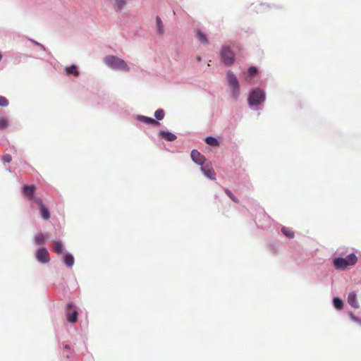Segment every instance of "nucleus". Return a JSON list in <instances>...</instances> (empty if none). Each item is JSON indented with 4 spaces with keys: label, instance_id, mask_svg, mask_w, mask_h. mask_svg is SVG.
<instances>
[{
    "label": "nucleus",
    "instance_id": "1",
    "mask_svg": "<svg viewBox=\"0 0 361 361\" xmlns=\"http://www.w3.org/2000/svg\"><path fill=\"white\" fill-rule=\"evenodd\" d=\"M104 62L106 65L114 70H120L126 72L130 71V68L126 62L113 55L106 56L104 58Z\"/></svg>",
    "mask_w": 361,
    "mask_h": 361
},
{
    "label": "nucleus",
    "instance_id": "2",
    "mask_svg": "<svg viewBox=\"0 0 361 361\" xmlns=\"http://www.w3.org/2000/svg\"><path fill=\"white\" fill-rule=\"evenodd\" d=\"M357 257L355 254H350L346 257H337L334 259V265L338 269H345L348 267L356 264Z\"/></svg>",
    "mask_w": 361,
    "mask_h": 361
},
{
    "label": "nucleus",
    "instance_id": "3",
    "mask_svg": "<svg viewBox=\"0 0 361 361\" xmlns=\"http://www.w3.org/2000/svg\"><path fill=\"white\" fill-rule=\"evenodd\" d=\"M220 56L222 62L226 66H231L235 62V54L231 49L230 46L224 45L222 47Z\"/></svg>",
    "mask_w": 361,
    "mask_h": 361
},
{
    "label": "nucleus",
    "instance_id": "4",
    "mask_svg": "<svg viewBox=\"0 0 361 361\" xmlns=\"http://www.w3.org/2000/svg\"><path fill=\"white\" fill-rule=\"evenodd\" d=\"M78 312L72 302H69L66 307V317L68 322L74 324L78 321Z\"/></svg>",
    "mask_w": 361,
    "mask_h": 361
},
{
    "label": "nucleus",
    "instance_id": "5",
    "mask_svg": "<svg viewBox=\"0 0 361 361\" xmlns=\"http://www.w3.org/2000/svg\"><path fill=\"white\" fill-rule=\"evenodd\" d=\"M265 99V95L263 91L259 89L253 90L248 99V102L250 105H258L262 102Z\"/></svg>",
    "mask_w": 361,
    "mask_h": 361
},
{
    "label": "nucleus",
    "instance_id": "6",
    "mask_svg": "<svg viewBox=\"0 0 361 361\" xmlns=\"http://www.w3.org/2000/svg\"><path fill=\"white\" fill-rule=\"evenodd\" d=\"M227 80L230 87L233 88L235 97L237 98L239 93V84L237 78L231 71L227 73Z\"/></svg>",
    "mask_w": 361,
    "mask_h": 361
},
{
    "label": "nucleus",
    "instance_id": "7",
    "mask_svg": "<svg viewBox=\"0 0 361 361\" xmlns=\"http://www.w3.org/2000/svg\"><path fill=\"white\" fill-rule=\"evenodd\" d=\"M36 257L41 263H47L50 260L49 252L44 247L40 248L37 251Z\"/></svg>",
    "mask_w": 361,
    "mask_h": 361
},
{
    "label": "nucleus",
    "instance_id": "8",
    "mask_svg": "<svg viewBox=\"0 0 361 361\" xmlns=\"http://www.w3.org/2000/svg\"><path fill=\"white\" fill-rule=\"evenodd\" d=\"M36 191V187L34 185H24L23 187V194L26 196L28 200H34V195Z\"/></svg>",
    "mask_w": 361,
    "mask_h": 361
},
{
    "label": "nucleus",
    "instance_id": "9",
    "mask_svg": "<svg viewBox=\"0 0 361 361\" xmlns=\"http://www.w3.org/2000/svg\"><path fill=\"white\" fill-rule=\"evenodd\" d=\"M192 159L197 164L202 165L204 162V157L197 150L193 149L191 152Z\"/></svg>",
    "mask_w": 361,
    "mask_h": 361
},
{
    "label": "nucleus",
    "instance_id": "10",
    "mask_svg": "<svg viewBox=\"0 0 361 361\" xmlns=\"http://www.w3.org/2000/svg\"><path fill=\"white\" fill-rule=\"evenodd\" d=\"M159 136L164 140H166L167 141H174L177 137L173 133L169 132V131H164V130H160L159 133Z\"/></svg>",
    "mask_w": 361,
    "mask_h": 361
},
{
    "label": "nucleus",
    "instance_id": "11",
    "mask_svg": "<svg viewBox=\"0 0 361 361\" xmlns=\"http://www.w3.org/2000/svg\"><path fill=\"white\" fill-rule=\"evenodd\" d=\"M348 304L354 308H358L359 304L357 300V295L355 291H352L348 296Z\"/></svg>",
    "mask_w": 361,
    "mask_h": 361
},
{
    "label": "nucleus",
    "instance_id": "12",
    "mask_svg": "<svg viewBox=\"0 0 361 361\" xmlns=\"http://www.w3.org/2000/svg\"><path fill=\"white\" fill-rule=\"evenodd\" d=\"M137 120L142 122H144L147 124H150L153 126H158L159 125V122L156 121L155 119L149 117H147L145 116H138Z\"/></svg>",
    "mask_w": 361,
    "mask_h": 361
},
{
    "label": "nucleus",
    "instance_id": "13",
    "mask_svg": "<svg viewBox=\"0 0 361 361\" xmlns=\"http://www.w3.org/2000/svg\"><path fill=\"white\" fill-rule=\"evenodd\" d=\"M201 169L207 178L212 180L215 178L216 173L212 168L209 166H202Z\"/></svg>",
    "mask_w": 361,
    "mask_h": 361
},
{
    "label": "nucleus",
    "instance_id": "14",
    "mask_svg": "<svg viewBox=\"0 0 361 361\" xmlns=\"http://www.w3.org/2000/svg\"><path fill=\"white\" fill-rule=\"evenodd\" d=\"M53 251L58 255L63 253V244L61 241L54 240L53 242Z\"/></svg>",
    "mask_w": 361,
    "mask_h": 361
},
{
    "label": "nucleus",
    "instance_id": "15",
    "mask_svg": "<svg viewBox=\"0 0 361 361\" xmlns=\"http://www.w3.org/2000/svg\"><path fill=\"white\" fill-rule=\"evenodd\" d=\"M47 239V235L43 233H39L35 237V243L37 245H43L46 240Z\"/></svg>",
    "mask_w": 361,
    "mask_h": 361
},
{
    "label": "nucleus",
    "instance_id": "16",
    "mask_svg": "<svg viewBox=\"0 0 361 361\" xmlns=\"http://www.w3.org/2000/svg\"><path fill=\"white\" fill-rule=\"evenodd\" d=\"M65 71L67 75L72 74L75 77H78L79 75V72L77 69V67L75 65H71V66L67 67Z\"/></svg>",
    "mask_w": 361,
    "mask_h": 361
},
{
    "label": "nucleus",
    "instance_id": "17",
    "mask_svg": "<svg viewBox=\"0 0 361 361\" xmlns=\"http://www.w3.org/2000/svg\"><path fill=\"white\" fill-rule=\"evenodd\" d=\"M74 257L71 254H66L64 256V263L68 267H71L74 264Z\"/></svg>",
    "mask_w": 361,
    "mask_h": 361
},
{
    "label": "nucleus",
    "instance_id": "18",
    "mask_svg": "<svg viewBox=\"0 0 361 361\" xmlns=\"http://www.w3.org/2000/svg\"><path fill=\"white\" fill-rule=\"evenodd\" d=\"M41 216L44 220H48L50 218V213L47 207H42L39 208Z\"/></svg>",
    "mask_w": 361,
    "mask_h": 361
},
{
    "label": "nucleus",
    "instance_id": "19",
    "mask_svg": "<svg viewBox=\"0 0 361 361\" xmlns=\"http://www.w3.org/2000/svg\"><path fill=\"white\" fill-rule=\"evenodd\" d=\"M128 0H116L114 8L116 11H120L123 8Z\"/></svg>",
    "mask_w": 361,
    "mask_h": 361
},
{
    "label": "nucleus",
    "instance_id": "20",
    "mask_svg": "<svg viewBox=\"0 0 361 361\" xmlns=\"http://www.w3.org/2000/svg\"><path fill=\"white\" fill-rule=\"evenodd\" d=\"M205 142L212 147H217L219 145V141L214 137H207L205 139Z\"/></svg>",
    "mask_w": 361,
    "mask_h": 361
},
{
    "label": "nucleus",
    "instance_id": "21",
    "mask_svg": "<svg viewBox=\"0 0 361 361\" xmlns=\"http://www.w3.org/2000/svg\"><path fill=\"white\" fill-rule=\"evenodd\" d=\"M197 37L202 43L204 44H207L209 43L206 35L201 31H197Z\"/></svg>",
    "mask_w": 361,
    "mask_h": 361
},
{
    "label": "nucleus",
    "instance_id": "22",
    "mask_svg": "<svg viewBox=\"0 0 361 361\" xmlns=\"http://www.w3.org/2000/svg\"><path fill=\"white\" fill-rule=\"evenodd\" d=\"M281 232L288 238H293L294 237V232L286 227H283L281 228Z\"/></svg>",
    "mask_w": 361,
    "mask_h": 361
},
{
    "label": "nucleus",
    "instance_id": "23",
    "mask_svg": "<svg viewBox=\"0 0 361 361\" xmlns=\"http://www.w3.org/2000/svg\"><path fill=\"white\" fill-rule=\"evenodd\" d=\"M157 26L158 32L161 35L164 33V27L161 18L159 16L156 18Z\"/></svg>",
    "mask_w": 361,
    "mask_h": 361
},
{
    "label": "nucleus",
    "instance_id": "24",
    "mask_svg": "<svg viewBox=\"0 0 361 361\" xmlns=\"http://www.w3.org/2000/svg\"><path fill=\"white\" fill-rule=\"evenodd\" d=\"M334 305L337 310H341L343 307V301L339 299L338 298H334Z\"/></svg>",
    "mask_w": 361,
    "mask_h": 361
},
{
    "label": "nucleus",
    "instance_id": "25",
    "mask_svg": "<svg viewBox=\"0 0 361 361\" xmlns=\"http://www.w3.org/2000/svg\"><path fill=\"white\" fill-rule=\"evenodd\" d=\"M164 115H165L164 111L161 109H157L154 112V116L158 120H162L164 118Z\"/></svg>",
    "mask_w": 361,
    "mask_h": 361
},
{
    "label": "nucleus",
    "instance_id": "26",
    "mask_svg": "<svg viewBox=\"0 0 361 361\" xmlns=\"http://www.w3.org/2000/svg\"><path fill=\"white\" fill-rule=\"evenodd\" d=\"M225 192L233 202L236 203L239 202L238 198H236L229 190L225 189Z\"/></svg>",
    "mask_w": 361,
    "mask_h": 361
},
{
    "label": "nucleus",
    "instance_id": "27",
    "mask_svg": "<svg viewBox=\"0 0 361 361\" xmlns=\"http://www.w3.org/2000/svg\"><path fill=\"white\" fill-rule=\"evenodd\" d=\"M7 119L5 118H0V130L5 129L7 127Z\"/></svg>",
    "mask_w": 361,
    "mask_h": 361
},
{
    "label": "nucleus",
    "instance_id": "28",
    "mask_svg": "<svg viewBox=\"0 0 361 361\" xmlns=\"http://www.w3.org/2000/svg\"><path fill=\"white\" fill-rule=\"evenodd\" d=\"M8 105V101L7 99L3 96H0V106H7Z\"/></svg>",
    "mask_w": 361,
    "mask_h": 361
},
{
    "label": "nucleus",
    "instance_id": "29",
    "mask_svg": "<svg viewBox=\"0 0 361 361\" xmlns=\"http://www.w3.org/2000/svg\"><path fill=\"white\" fill-rule=\"evenodd\" d=\"M2 160L4 163H9L12 160L11 155L7 154L3 156Z\"/></svg>",
    "mask_w": 361,
    "mask_h": 361
},
{
    "label": "nucleus",
    "instance_id": "30",
    "mask_svg": "<svg viewBox=\"0 0 361 361\" xmlns=\"http://www.w3.org/2000/svg\"><path fill=\"white\" fill-rule=\"evenodd\" d=\"M33 200L37 203V204L39 206V208H41L42 207H44V204H43V201L41 198L34 197Z\"/></svg>",
    "mask_w": 361,
    "mask_h": 361
},
{
    "label": "nucleus",
    "instance_id": "31",
    "mask_svg": "<svg viewBox=\"0 0 361 361\" xmlns=\"http://www.w3.org/2000/svg\"><path fill=\"white\" fill-rule=\"evenodd\" d=\"M257 72V70L255 67L252 66V67H250L248 69V74L249 75L252 76L254 74H255Z\"/></svg>",
    "mask_w": 361,
    "mask_h": 361
},
{
    "label": "nucleus",
    "instance_id": "32",
    "mask_svg": "<svg viewBox=\"0 0 361 361\" xmlns=\"http://www.w3.org/2000/svg\"><path fill=\"white\" fill-rule=\"evenodd\" d=\"M350 319L355 322H357L359 323L360 324H361V319H359L358 317H357L356 316H355L353 313H351L350 314Z\"/></svg>",
    "mask_w": 361,
    "mask_h": 361
},
{
    "label": "nucleus",
    "instance_id": "33",
    "mask_svg": "<svg viewBox=\"0 0 361 361\" xmlns=\"http://www.w3.org/2000/svg\"><path fill=\"white\" fill-rule=\"evenodd\" d=\"M236 48H237L238 49H239V50H240V49H241L240 46L239 44H237V45H236Z\"/></svg>",
    "mask_w": 361,
    "mask_h": 361
},
{
    "label": "nucleus",
    "instance_id": "34",
    "mask_svg": "<svg viewBox=\"0 0 361 361\" xmlns=\"http://www.w3.org/2000/svg\"><path fill=\"white\" fill-rule=\"evenodd\" d=\"M197 59L198 61H200V60H201V59H200V57H197Z\"/></svg>",
    "mask_w": 361,
    "mask_h": 361
},
{
    "label": "nucleus",
    "instance_id": "35",
    "mask_svg": "<svg viewBox=\"0 0 361 361\" xmlns=\"http://www.w3.org/2000/svg\"><path fill=\"white\" fill-rule=\"evenodd\" d=\"M1 58H2V56L0 54V60L1 59Z\"/></svg>",
    "mask_w": 361,
    "mask_h": 361
}]
</instances>
